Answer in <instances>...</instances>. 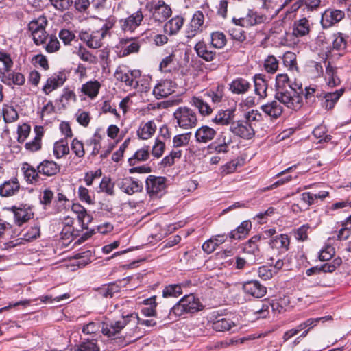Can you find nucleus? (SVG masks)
<instances>
[{
	"mask_svg": "<svg viewBox=\"0 0 351 351\" xmlns=\"http://www.w3.org/2000/svg\"><path fill=\"white\" fill-rule=\"evenodd\" d=\"M204 308L199 299L194 294L190 293L183 296L173 307L167 315H160L161 322L165 324L170 323L181 316L193 314Z\"/></svg>",
	"mask_w": 351,
	"mask_h": 351,
	"instance_id": "nucleus-1",
	"label": "nucleus"
},
{
	"mask_svg": "<svg viewBox=\"0 0 351 351\" xmlns=\"http://www.w3.org/2000/svg\"><path fill=\"white\" fill-rule=\"evenodd\" d=\"M173 118L176 125L182 130L195 128L198 122L197 112L187 106H180L173 112Z\"/></svg>",
	"mask_w": 351,
	"mask_h": 351,
	"instance_id": "nucleus-2",
	"label": "nucleus"
},
{
	"mask_svg": "<svg viewBox=\"0 0 351 351\" xmlns=\"http://www.w3.org/2000/svg\"><path fill=\"white\" fill-rule=\"evenodd\" d=\"M117 308L116 305L114 306ZM121 314L122 319L121 320L111 322L110 323L102 322L101 332L104 335L114 338L120 333L128 324L130 323L129 318L126 317L128 308L125 306H120L117 308Z\"/></svg>",
	"mask_w": 351,
	"mask_h": 351,
	"instance_id": "nucleus-3",
	"label": "nucleus"
},
{
	"mask_svg": "<svg viewBox=\"0 0 351 351\" xmlns=\"http://www.w3.org/2000/svg\"><path fill=\"white\" fill-rule=\"evenodd\" d=\"M145 9L151 14L150 19L155 22L162 23L172 14L170 6L163 1H158L156 3L147 2L145 5Z\"/></svg>",
	"mask_w": 351,
	"mask_h": 351,
	"instance_id": "nucleus-4",
	"label": "nucleus"
},
{
	"mask_svg": "<svg viewBox=\"0 0 351 351\" xmlns=\"http://www.w3.org/2000/svg\"><path fill=\"white\" fill-rule=\"evenodd\" d=\"M287 91L291 96L289 104L282 103V104L293 110L300 108L303 104L304 89L302 84L300 82L295 81L292 82L290 81Z\"/></svg>",
	"mask_w": 351,
	"mask_h": 351,
	"instance_id": "nucleus-5",
	"label": "nucleus"
},
{
	"mask_svg": "<svg viewBox=\"0 0 351 351\" xmlns=\"http://www.w3.org/2000/svg\"><path fill=\"white\" fill-rule=\"evenodd\" d=\"M141 76L140 70H130L125 66H119L114 73V77L123 82L126 86H134V88L138 85L137 80Z\"/></svg>",
	"mask_w": 351,
	"mask_h": 351,
	"instance_id": "nucleus-6",
	"label": "nucleus"
},
{
	"mask_svg": "<svg viewBox=\"0 0 351 351\" xmlns=\"http://www.w3.org/2000/svg\"><path fill=\"white\" fill-rule=\"evenodd\" d=\"M345 12L342 10L329 8H327L321 16L320 23L324 29L336 26L345 18Z\"/></svg>",
	"mask_w": 351,
	"mask_h": 351,
	"instance_id": "nucleus-7",
	"label": "nucleus"
},
{
	"mask_svg": "<svg viewBox=\"0 0 351 351\" xmlns=\"http://www.w3.org/2000/svg\"><path fill=\"white\" fill-rule=\"evenodd\" d=\"M167 178L162 176H149L145 181L147 193L150 197H158L165 193Z\"/></svg>",
	"mask_w": 351,
	"mask_h": 351,
	"instance_id": "nucleus-8",
	"label": "nucleus"
},
{
	"mask_svg": "<svg viewBox=\"0 0 351 351\" xmlns=\"http://www.w3.org/2000/svg\"><path fill=\"white\" fill-rule=\"evenodd\" d=\"M289 78L287 74H278L276 77V93L275 99L280 103H289L290 101V95L287 91L289 86Z\"/></svg>",
	"mask_w": 351,
	"mask_h": 351,
	"instance_id": "nucleus-9",
	"label": "nucleus"
},
{
	"mask_svg": "<svg viewBox=\"0 0 351 351\" xmlns=\"http://www.w3.org/2000/svg\"><path fill=\"white\" fill-rule=\"evenodd\" d=\"M230 131L235 136L247 140L252 138L255 135V131L252 124L245 120L233 121L230 126Z\"/></svg>",
	"mask_w": 351,
	"mask_h": 351,
	"instance_id": "nucleus-10",
	"label": "nucleus"
},
{
	"mask_svg": "<svg viewBox=\"0 0 351 351\" xmlns=\"http://www.w3.org/2000/svg\"><path fill=\"white\" fill-rule=\"evenodd\" d=\"M145 16L141 9L130 14L125 19H121L120 26L123 31L133 32L138 27H139L144 19Z\"/></svg>",
	"mask_w": 351,
	"mask_h": 351,
	"instance_id": "nucleus-11",
	"label": "nucleus"
},
{
	"mask_svg": "<svg viewBox=\"0 0 351 351\" xmlns=\"http://www.w3.org/2000/svg\"><path fill=\"white\" fill-rule=\"evenodd\" d=\"M120 306H125L128 308L126 317L129 318L130 323L133 324H138L145 326L147 327L154 326L156 325V322L154 319H140L138 314L133 312L132 303L129 300L121 301L116 304V307L119 308Z\"/></svg>",
	"mask_w": 351,
	"mask_h": 351,
	"instance_id": "nucleus-12",
	"label": "nucleus"
},
{
	"mask_svg": "<svg viewBox=\"0 0 351 351\" xmlns=\"http://www.w3.org/2000/svg\"><path fill=\"white\" fill-rule=\"evenodd\" d=\"M117 186L122 192L129 195L140 193L143 189L142 182L132 177H125L119 180Z\"/></svg>",
	"mask_w": 351,
	"mask_h": 351,
	"instance_id": "nucleus-13",
	"label": "nucleus"
},
{
	"mask_svg": "<svg viewBox=\"0 0 351 351\" xmlns=\"http://www.w3.org/2000/svg\"><path fill=\"white\" fill-rule=\"evenodd\" d=\"M332 43L329 46L328 52L332 53L337 51L339 56H343L347 48L348 36L340 32L334 33L332 35Z\"/></svg>",
	"mask_w": 351,
	"mask_h": 351,
	"instance_id": "nucleus-14",
	"label": "nucleus"
},
{
	"mask_svg": "<svg viewBox=\"0 0 351 351\" xmlns=\"http://www.w3.org/2000/svg\"><path fill=\"white\" fill-rule=\"evenodd\" d=\"M13 212L15 223L21 226L34 217V213L29 206L22 204L19 207L12 206L8 208Z\"/></svg>",
	"mask_w": 351,
	"mask_h": 351,
	"instance_id": "nucleus-15",
	"label": "nucleus"
},
{
	"mask_svg": "<svg viewBox=\"0 0 351 351\" xmlns=\"http://www.w3.org/2000/svg\"><path fill=\"white\" fill-rule=\"evenodd\" d=\"M66 80V76L63 72L54 73L48 77L45 84L42 88L43 92L45 95H49L52 91L61 87Z\"/></svg>",
	"mask_w": 351,
	"mask_h": 351,
	"instance_id": "nucleus-16",
	"label": "nucleus"
},
{
	"mask_svg": "<svg viewBox=\"0 0 351 351\" xmlns=\"http://www.w3.org/2000/svg\"><path fill=\"white\" fill-rule=\"evenodd\" d=\"M345 88H341L335 92L317 93L316 97L322 99V105L326 110L332 109L339 98L343 95Z\"/></svg>",
	"mask_w": 351,
	"mask_h": 351,
	"instance_id": "nucleus-17",
	"label": "nucleus"
},
{
	"mask_svg": "<svg viewBox=\"0 0 351 351\" xmlns=\"http://www.w3.org/2000/svg\"><path fill=\"white\" fill-rule=\"evenodd\" d=\"M176 88V84L171 80H164L154 86L153 94L157 99H161L174 93Z\"/></svg>",
	"mask_w": 351,
	"mask_h": 351,
	"instance_id": "nucleus-18",
	"label": "nucleus"
},
{
	"mask_svg": "<svg viewBox=\"0 0 351 351\" xmlns=\"http://www.w3.org/2000/svg\"><path fill=\"white\" fill-rule=\"evenodd\" d=\"M131 277H127L122 280H119L116 282L108 284V285L104 286L98 289L99 295L104 298H112L116 293L120 292L122 287H125L126 283L125 281H130Z\"/></svg>",
	"mask_w": 351,
	"mask_h": 351,
	"instance_id": "nucleus-19",
	"label": "nucleus"
},
{
	"mask_svg": "<svg viewBox=\"0 0 351 351\" xmlns=\"http://www.w3.org/2000/svg\"><path fill=\"white\" fill-rule=\"evenodd\" d=\"M244 292L256 298L263 297L267 292L266 287L257 280H250L243 285Z\"/></svg>",
	"mask_w": 351,
	"mask_h": 351,
	"instance_id": "nucleus-20",
	"label": "nucleus"
},
{
	"mask_svg": "<svg viewBox=\"0 0 351 351\" xmlns=\"http://www.w3.org/2000/svg\"><path fill=\"white\" fill-rule=\"evenodd\" d=\"M204 16L201 11H197L194 13L189 25L186 30V37L191 38L194 37L200 30L203 25Z\"/></svg>",
	"mask_w": 351,
	"mask_h": 351,
	"instance_id": "nucleus-21",
	"label": "nucleus"
},
{
	"mask_svg": "<svg viewBox=\"0 0 351 351\" xmlns=\"http://www.w3.org/2000/svg\"><path fill=\"white\" fill-rule=\"evenodd\" d=\"M311 25L312 23L306 17L295 20L293 24V35L297 38L308 36L311 32Z\"/></svg>",
	"mask_w": 351,
	"mask_h": 351,
	"instance_id": "nucleus-22",
	"label": "nucleus"
},
{
	"mask_svg": "<svg viewBox=\"0 0 351 351\" xmlns=\"http://www.w3.org/2000/svg\"><path fill=\"white\" fill-rule=\"evenodd\" d=\"M21 171L23 173L25 180L29 184H35L41 180L38 167L36 169L28 162H24L22 165Z\"/></svg>",
	"mask_w": 351,
	"mask_h": 351,
	"instance_id": "nucleus-23",
	"label": "nucleus"
},
{
	"mask_svg": "<svg viewBox=\"0 0 351 351\" xmlns=\"http://www.w3.org/2000/svg\"><path fill=\"white\" fill-rule=\"evenodd\" d=\"M278 101L276 99L273 100L261 107L262 111L272 119L280 117L283 112L282 106Z\"/></svg>",
	"mask_w": 351,
	"mask_h": 351,
	"instance_id": "nucleus-24",
	"label": "nucleus"
},
{
	"mask_svg": "<svg viewBox=\"0 0 351 351\" xmlns=\"http://www.w3.org/2000/svg\"><path fill=\"white\" fill-rule=\"evenodd\" d=\"M20 189V184L17 178L5 181L0 185V195L1 197H10L16 195Z\"/></svg>",
	"mask_w": 351,
	"mask_h": 351,
	"instance_id": "nucleus-25",
	"label": "nucleus"
},
{
	"mask_svg": "<svg viewBox=\"0 0 351 351\" xmlns=\"http://www.w3.org/2000/svg\"><path fill=\"white\" fill-rule=\"evenodd\" d=\"M290 239L286 234H281L271 237L269 241V246L273 249L279 250L281 252H285L289 250Z\"/></svg>",
	"mask_w": 351,
	"mask_h": 351,
	"instance_id": "nucleus-26",
	"label": "nucleus"
},
{
	"mask_svg": "<svg viewBox=\"0 0 351 351\" xmlns=\"http://www.w3.org/2000/svg\"><path fill=\"white\" fill-rule=\"evenodd\" d=\"M216 131L207 125H203L199 128L195 133V140L198 143H206L212 141L216 136Z\"/></svg>",
	"mask_w": 351,
	"mask_h": 351,
	"instance_id": "nucleus-27",
	"label": "nucleus"
},
{
	"mask_svg": "<svg viewBox=\"0 0 351 351\" xmlns=\"http://www.w3.org/2000/svg\"><path fill=\"white\" fill-rule=\"evenodd\" d=\"M225 87L223 84H218L215 87L206 90L203 93L204 99L210 100L213 104H218L221 102L224 96Z\"/></svg>",
	"mask_w": 351,
	"mask_h": 351,
	"instance_id": "nucleus-28",
	"label": "nucleus"
},
{
	"mask_svg": "<svg viewBox=\"0 0 351 351\" xmlns=\"http://www.w3.org/2000/svg\"><path fill=\"white\" fill-rule=\"evenodd\" d=\"M230 90L233 94L242 95L246 93L251 88V84L243 77H237L229 84Z\"/></svg>",
	"mask_w": 351,
	"mask_h": 351,
	"instance_id": "nucleus-29",
	"label": "nucleus"
},
{
	"mask_svg": "<svg viewBox=\"0 0 351 351\" xmlns=\"http://www.w3.org/2000/svg\"><path fill=\"white\" fill-rule=\"evenodd\" d=\"M60 170V167L56 162L45 160L38 165V171L46 176L56 175Z\"/></svg>",
	"mask_w": 351,
	"mask_h": 351,
	"instance_id": "nucleus-30",
	"label": "nucleus"
},
{
	"mask_svg": "<svg viewBox=\"0 0 351 351\" xmlns=\"http://www.w3.org/2000/svg\"><path fill=\"white\" fill-rule=\"evenodd\" d=\"M325 79L327 85L332 88L339 86L341 82L338 75V68L333 66L329 62L326 66Z\"/></svg>",
	"mask_w": 351,
	"mask_h": 351,
	"instance_id": "nucleus-31",
	"label": "nucleus"
},
{
	"mask_svg": "<svg viewBox=\"0 0 351 351\" xmlns=\"http://www.w3.org/2000/svg\"><path fill=\"white\" fill-rule=\"evenodd\" d=\"M204 95L199 97H193L191 104L198 109L200 114L202 116H208L213 112V108L210 106Z\"/></svg>",
	"mask_w": 351,
	"mask_h": 351,
	"instance_id": "nucleus-32",
	"label": "nucleus"
},
{
	"mask_svg": "<svg viewBox=\"0 0 351 351\" xmlns=\"http://www.w3.org/2000/svg\"><path fill=\"white\" fill-rule=\"evenodd\" d=\"M254 91L261 99L267 97V90L268 87L267 80L262 74H256L254 77Z\"/></svg>",
	"mask_w": 351,
	"mask_h": 351,
	"instance_id": "nucleus-33",
	"label": "nucleus"
},
{
	"mask_svg": "<svg viewBox=\"0 0 351 351\" xmlns=\"http://www.w3.org/2000/svg\"><path fill=\"white\" fill-rule=\"evenodd\" d=\"M234 119V110L227 109L226 110H220L217 112L215 117L213 119V121L220 125H230L233 122Z\"/></svg>",
	"mask_w": 351,
	"mask_h": 351,
	"instance_id": "nucleus-34",
	"label": "nucleus"
},
{
	"mask_svg": "<svg viewBox=\"0 0 351 351\" xmlns=\"http://www.w3.org/2000/svg\"><path fill=\"white\" fill-rule=\"evenodd\" d=\"M251 228V221L249 220L244 221L236 229L230 232L229 237L232 239H243L248 234Z\"/></svg>",
	"mask_w": 351,
	"mask_h": 351,
	"instance_id": "nucleus-35",
	"label": "nucleus"
},
{
	"mask_svg": "<svg viewBox=\"0 0 351 351\" xmlns=\"http://www.w3.org/2000/svg\"><path fill=\"white\" fill-rule=\"evenodd\" d=\"M156 130V125L155 123L153 121H149L140 125L137 130V135L139 138L147 140L154 135Z\"/></svg>",
	"mask_w": 351,
	"mask_h": 351,
	"instance_id": "nucleus-36",
	"label": "nucleus"
},
{
	"mask_svg": "<svg viewBox=\"0 0 351 351\" xmlns=\"http://www.w3.org/2000/svg\"><path fill=\"white\" fill-rule=\"evenodd\" d=\"M194 49L197 56L206 62L213 61L215 58V51L209 50L204 42H198Z\"/></svg>",
	"mask_w": 351,
	"mask_h": 351,
	"instance_id": "nucleus-37",
	"label": "nucleus"
},
{
	"mask_svg": "<svg viewBox=\"0 0 351 351\" xmlns=\"http://www.w3.org/2000/svg\"><path fill=\"white\" fill-rule=\"evenodd\" d=\"M184 19L180 16H176L165 25V30L170 35L176 34L183 26Z\"/></svg>",
	"mask_w": 351,
	"mask_h": 351,
	"instance_id": "nucleus-38",
	"label": "nucleus"
},
{
	"mask_svg": "<svg viewBox=\"0 0 351 351\" xmlns=\"http://www.w3.org/2000/svg\"><path fill=\"white\" fill-rule=\"evenodd\" d=\"M121 44L123 45L121 52L123 56H128L132 53H136L139 51L140 44L138 41L134 38L121 39Z\"/></svg>",
	"mask_w": 351,
	"mask_h": 351,
	"instance_id": "nucleus-39",
	"label": "nucleus"
},
{
	"mask_svg": "<svg viewBox=\"0 0 351 351\" xmlns=\"http://www.w3.org/2000/svg\"><path fill=\"white\" fill-rule=\"evenodd\" d=\"M1 80L4 84L8 86H11L12 84L21 86L24 84L25 78L22 73L13 72L8 74L3 73Z\"/></svg>",
	"mask_w": 351,
	"mask_h": 351,
	"instance_id": "nucleus-40",
	"label": "nucleus"
},
{
	"mask_svg": "<svg viewBox=\"0 0 351 351\" xmlns=\"http://www.w3.org/2000/svg\"><path fill=\"white\" fill-rule=\"evenodd\" d=\"M265 19V15L256 11L249 10L246 16L243 17L242 21L243 23L246 24V26H253L263 23Z\"/></svg>",
	"mask_w": 351,
	"mask_h": 351,
	"instance_id": "nucleus-41",
	"label": "nucleus"
},
{
	"mask_svg": "<svg viewBox=\"0 0 351 351\" xmlns=\"http://www.w3.org/2000/svg\"><path fill=\"white\" fill-rule=\"evenodd\" d=\"M100 87L98 81H88L82 86L81 91L88 97L94 98L98 95Z\"/></svg>",
	"mask_w": 351,
	"mask_h": 351,
	"instance_id": "nucleus-42",
	"label": "nucleus"
},
{
	"mask_svg": "<svg viewBox=\"0 0 351 351\" xmlns=\"http://www.w3.org/2000/svg\"><path fill=\"white\" fill-rule=\"evenodd\" d=\"M149 156V147L145 146L137 150L132 157L128 159V163L130 166H134L136 162L145 161Z\"/></svg>",
	"mask_w": 351,
	"mask_h": 351,
	"instance_id": "nucleus-43",
	"label": "nucleus"
},
{
	"mask_svg": "<svg viewBox=\"0 0 351 351\" xmlns=\"http://www.w3.org/2000/svg\"><path fill=\"white\" fill-rule=\"evenodd\" d=\"M69 153V147L66 138L60 139L53 145V154L57 158H60Z\"/></svg>",
	"mask_w": 351,
	"mask_h": 351,
	"instance_id": "nucleus-44",
	"label": "nucleus"
},
{
	"mask_svg": "<svg viewBox=\"0 0 351 351\" xmlns=\"http://www.w3.org/2000/svg\"><path fill=\"white\" fill-rule=\"evenodd\" d=\"M234 326L235 324L232 321L226 318L218 319L212 324V328L217 332L228 331Z\"/></svg>",
	"mask_w": 351,
	"mask_h": 351,
	"instance_id": "nucleus-45",
	"label": "nucleus"
},
{
	"mask_svg": "<svg viewBox=\"0 0 351 351\" xmlns=\"http://www.w3.org/2000/svg\"><path fill=\"white\" fill-rule=\"evenodd\" d=\"M261 236L254 235L246 242L243 245V252L247 254L256 255L259 249L257 243L260 241Z\"/></svg>",
	"mask_w": 351,
	"mask_h": 351,
	"instance_id": "nucleus-46",
	"label": "nucleus"
},
{
	"mask_svg": "<svg viewBox=\"0 0 351 351\" xmlns=\"http://www.w3.org/2000/svg\"><path fill=\"white\" fill-rule=\"evenodd\" d=\"M182 294V285L181 284H171L166 286L162 291L164 298H177Z\"/></svg>",
	"mask_w": 351,
	"mask_h": 351,
	"instance_id": "nucleus-47",
	"label": "nucleus"
},
{
	"mask_svg": "<svg viewBox=\"0 0 351 351\" xmlns=\"http://www.w3.org/2000/svg\"><path fill=\"white\" fill-rule=\"evenodd\" d=\"M1 114L5 123H12L19 119L17 111L13 106L9 105H4Z\"/></svg>",
	"mask_w": 351,
	"mask_h": 351,
	"instance_id": "nucleus-48",
	"label": "nucleus"
},
{
	"mask_svg": "<svg viewBox=\"0 0 351 351\" xmlns=\"http://www.w3.org/2000/svg\"><path fill=\"white\" fill-rule=\"evenodd\" d=\"M341 263V258L340 257H337L334 258L331 262L326 263L321 266H319V268L320 269V273H332L335 271V269L339 267Z\"/></svg>",
	"mask_w": 351,
	"mask_h": 351,
	"instance_id": "nucleus-49",
	"label": "nucleus"
},
{
	"mask_svg": "<svg viewBox=\"0 0 351 351\" xmlns=\"http://www.w3.org/2000/svg\"><path fill=\"white\" fill-rule=\"evenodd\" d=\"M226 43V38L223 32H215L211 34V44L217 49H221Z\"/></svg>",
	"mask_w": 351,
	"mask_h": 351,
	"instance_id": "nucleus-50",
	"label": "nucleus"
},
{
	"mask_svg": "<svg viewBox=\"0 0 351 351\" xmlns=\"http://www.w3.org/2000/svg\"><path fill=\"white\" fill-rule=\"evenodd\" d=\"M326 128L324 125H320L316 127L313 131V134L317 138L319 139V142H329L332 139V136L329 134H326Z\"/></svg>",
	"mask_w": 351,
	"mask_h": 351,
	"instance_id": "nucleus-51",
	"label": "nucleus"
},
{
	"mask_svg": "<svg viewBox=\"0 0 351 351\" xmlns=\"http://www.w3.org/2000/svg\"><path fill=\"white\" fill-rule=\"evenodd\" d=\"M264 69L269 73H274L278 68V60L276 58L270 55L264 61Z\"/></svg>",
	"mask_w": 351,
	"mask_h": 351,
	"instance_id": "nucleus-52",
	"label": "nucleus"
},
{
	"mask_svg": "<svg viewBox=\"0 0 351 351\" xmlns=\"http://www.w3.org/2000/svg\"><path fill=\"white\" fill-rule=\"evenodd\" d=\"M99 347L95 340H86L82 341L75 351H99Z\"/></svg>",
	"mask_w": 351,
	"mask_h": 351,
	"instance_id": "nucleus-53",
	"label": "nucleus"
},
{
	"mask_svg": "<svg viewBox=\"0 0 351 351\" xmlns=\"http://www.w3.org/2000/svg\"><path fill=\"white\" fill-rule=\"evenodd\" d=\"M101 139V137L100 135H99L98 132H95L94 134V136L86 141V145H88V146L94 145V147L93 148V150L91 152V154L93 156H96L99 154L100 148H101V144H100Z\"/></svg>",
	"mask_w": 351,
	"mask_h": 351,
	"instance_id": "nucleus-54",
	"label": "nucleus"
},
{
	"mask_svg": "<svg viewBox=\"0 0 351 351\" xmlns=\"http://www.w3.org/2000/svg\"><path fill=\"white\" fill-rule=\"evenodd\" d=\"M104 37V33H100L99 31L93 32L90 34L88 47L93 49L99 48L102 45V40Z\"/></svg>",
	"mask_w": 351,
	"mask_h": 351,
	"instance_id": "nucleus-55",
	"label": "nucleus"
},
{
	"mask_svg": "<svg viewBox=\"0 0 351 351\" xmlns=\"http://www.w3.org/2000/svg\"><path fill=\"white\" fill-rule=\"evenodd\" d=\"M46 25V18L45 16H40L36 20L32 21L28 25V28L32 35L34 32H38V30L45 27Z\"/></svg>",
	"mask_w": 351,
	"mask_h": 351,
	"instance_id": "nucleus-56",
	"label": "nucleus"
},
{
	"mask_svg": "<svg viewBox=\"0 0 351 351\" xmlns=\"http://www.w3.org/2000/svg\"><path fill=\"white\" fill-rule=\"evenodd\" d=\"M100 191L106 193L109 195H114V183L112 182L111 179L108 177L104 176L99 184Z\"/></svg>",
	"mask_w": 351,
	"mask_h": 351,
	"instance_id": "nucleus-57",
	"label": "nucleus"
},
{
	"mask_svg": "<svg viewBox=\"0 0 351 351\" xmlns=\"http://www.w3.org/2000/svg\"><path fill=\"white\" fill-rule=\"evenodd\" d=\"M191 132L176 135L173 138V145L175 147H180L188 145L190 141Z\"/></svg>",
	"mask_w": 351,
	"mask_h": 351,
	"instance_id": "nucleus-58",
	"label": "nucleus"
},
{
	"mask_svg": "<svg viewBox=\"0 0 351 351\" xmlns=\"http://www.w3.org/2000/svg\"><path fill=\"white\" fill-rule=\"evenodd\" d=\"M30 130L31 127L27 123H23L21 125H19L17 128L18 142L20 143H23L29 136Z\"/></svg>",
	"mask_w": 351,
	"mask_h": 351,
	"instance_id": "nucleus-59",
	"label": "nucleus"
},
{
	"mask_svg": "<svg viewBox=\"0 0 351 351\" xmlns=\"http://www.w3.org/2000/svg\"><path fill=\"white\" fill-rule=\"evenodd\" d=\"M310 229L308 224H304L294 230V236L298 241H304L308 239V231Z\"/></svg>",
	"mask_w": 351,
	"mask_h": 351,
	"instance_id": "nucleus-60",
	"label": "nucleus"
},
{
	"mask_svg": "<svg viewBox=\"0 0 351 351\" xmlns=\"http://www.w3.org/2000/svg\"><path fill=\"white\" fill-rule=\"evenodd\" d=\"M71 149L76 156L79 158L84 157L85 154V151L84 148V144L82 141H79L77 138H74L72 141Z\"/></svg>",
	"mask_w": 351,
	"mask_h": 351,
	"instance_id": "nucleus-61",
	"label": "nucleus"
},
{
	"mask_svg": "<svg viewBox=\"0 0 351 351\" xmlns=\"http://www.w3.org/2000/svg\"><path fill=\"white\" fill-rule=\"evenodd\" d=\"M165 149V143L158 138H156L152 147V154L154 157L158 158L162 156Z\"/></svg>",
	"mask_w": 351,
	"mask_h": 351,
	"instance_id": "nucleus-62",
	"label": "nucleus"
},
{
	"mask_svg": "<svg viewBox=\"0 0 351 351\" xmlns=\"http://www.w3.org/2000/svg\"><path fill=\"white\" fill-rule=\"evenodd\" d=\"M58 36L65 45H70L75 38L74 33L67 29H61Z\"/></svg>",
	"mask_w": 351,
	"mask_h": 351,
	"instance_id": "nucleus-63",
	"label": "nucleus"
},
{
	"mask_svg": "<svg viewBox=\"0 0 351 351\" xmlns=\"http://www.w3.org/2000/svg\"><path fill=\"white\" fill-rule=\"evenodd\" d=\"M102 322H90L86 325L84 326L82 332L84 334L90 335L95 334L101 329Z\"/></svg>",
	"mask_w": 351,
	"mask_h": 351,
	"instance_id": "nucleus-64",
	"label": "nucleus"
}]
</instances>
